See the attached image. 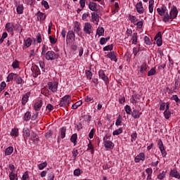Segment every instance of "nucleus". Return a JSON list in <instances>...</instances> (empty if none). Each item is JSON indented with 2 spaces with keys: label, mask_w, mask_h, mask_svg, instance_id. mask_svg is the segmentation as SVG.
I'll list each match as a JSON object with an SVG mask.
<instances>
[{
  "label": "nucleus",
  "mask_w": 180,
  "mask_h": 180,
  "mask_svg": "<svg viewBox=\"0 0 180 180\" xmlns=\"http://www.w3.org/2000/svg\"><path fill=\"white\" fill-rule=\"evenodd\" d=\"M124 109H125V112H126V113L127 115H131V108L129 105H127L125 106Z\"/></svg>",
  "instance_id": "8fccbe9b"
},
{
  "label": "nucleus",
  "mask_w": 180,
  "mask_h": 180,
  "mask_svg": "<svg viewBox=\"0 0 180 180\" xmlns=\"http://www.w3.org/2000/svg\"><path fill=\"white\" fill-rule=\"evenodd\" d=\"M148 71V65L146 63H143L141 65V70L140 72L142 74V75H146V72Z\"/></svg>",
  "instance_id": "4468645a"
},
{
  "label": "nucleus",
  "mask_w": 180,
  "mask_h": 180,
  "mask_svg": "<svg viewBox=\"0 0 180 180\" xmlns=\"http://www.w3.org/2000/svg\"><path fill=\"white\" fill-rule=\"evenodd\" d=\"M170 20H174L178 16V8L174 6L169 13Z\"/></svg>",
  "instance_id": "423d86ee"
},
{
  "label": "nucleus",
  "mask_w": 180,
  "mask_h": 180,
  "mask_svg": "<svg viewBox=\"0 0 180 180\" xmlns=\"http://www.w3.org/2000/svg\"><path fill=\"white\" fill-rule=\"evenodd\" d=\"M15 81L16 84H18V85H20V84H23V79H22V77H20L18 75L15 77Z\"/></svg>",
  "instance_id": "7c9ffc66"
},
{
  "label": "nucleus",
  "mask_w": 180,
  "mask_h": 180,
  "mask_svg": "<svg viewBox=\"0 0 180 180\" xmlns=\"http://www.w3.org/2000/svg\"><path fill=\"white\" fill-rule=\"evenodd\" d=\"M36 15L37 16V19L39 20H46V14L38 11L36 14Z\"/></svg>",
  "instance_id": "aec40b11"
},
{
  "label": "nucleus",
  "mask_w": 180,
  "mask_h": 180,
  "mask_svg": "<svg viewBox=\"0 0 180 180\" xmlns=\"http://www.w3.org/2000/svg\"><path fill=\"white\" fill-rule=\"evenodd\" d=\"M85 74L88 79H92V72L89 70H86Z\"/></svg>",
  "instance_id": "603ef678"
},
{
  "label": "nucleus",
  "mask_w": 180,
  "mask_h": 180,
  "mask_svg": "<svg viewBox=\"0 0 180 180\" xmlns=\"http://www.w3.org/2000/svg\"><path fill=\"white\" fill-rule=\"evenodd\" d=\"M122 124V120L120 119V115H119L118 118L117 119L115 122L116 126H120Z\"/></svg>",
  "instance_id": "69168bd1"
},
{
  "label": "nucleus",
  "mask_w": 180,
  "mask_h": 180,
  "mask_svg": "<svg viewBox=\"0 0 180 180\" xmlns=\"http://www.w3.org/2000/svg\"><path fill=\"white\" fill-rule=\"evenodd\" d=\"M136 9L138 13H144V7H143V3L141 1L136 4Z\"/></svg>",
  "instance_id": "9b49d317"
},
{
  "label": "nucleus",
  "mask_w": 180,
  "mask_h": 180,
  "mask_svg": "<svg viewBox=\"0 0 180 180\" xmlns=\"http://www.w3.org/2000/svg\"><path fill=\"white\" fill-rule=\"evenodd\" d=\"M77 139H78V135L74 134L70 137V141L74 143V146H77Z\"/></svg>",
  "instance_id": "bb28decb"
},
{
  "label": "nucleus",
  "mask_w": 180,
  "mask_h": 180,
  "mask_svg": "<svg viewBox=\"0 0 180 180\" xmlns=\"http://www.w3.org/2000/svg\"><path fill=\"white\" fill-rule=\"evenodd\" d=\"M58 53H56V52L53 51H49L46 53L45 58L48 61H53L54 60H57L58 58Z\"/></svg>",
  "instance_id": "f257e3e1"
},
{
  "label": "nucleus",
  "mask_w": 180,
  "mask_h": 180,
  "mask_svg": "<svg viewBox=\"0 0 180 180\" xmlns=\"http://www.w3.org/2000/svg\"><path fill=\"white\" fill-rule=\"evenodd\" d=\"M108 40H110V37H107L106 38L101 37L100 39V44H101V46H103V44H105V43H106V41H108Z\"/></svg>",
  "instance_id": "c9c22d12"
},
{
  "label": "nucleus",
  "mask_w": 180,
  "mask_h": 180,
  "mask_svg": "<svg viewBox=\"0 0 180 180\" xmlns=\"http://www.w3.org/2000/svg\"><path fill=\"white\" fill-rule=\"evenodd\" d=\"M144 41H145L146 44H147L148 46L151 45V41H150V37L145 36Z\"/></svg>",
  "instance_id": "5fc2aeb1"
},
{
  "label": "nucleus",
  "mask_w": 180,
  "mask_h": 180,
  "mask_svg": "<svg viewBox=\"0 0 180 180\" xmlns=\"http://www.w3.org/2000/svg\"><path fill=\"white\" fill-rule=\"evenodd\" d=\"M11 136L18 137V136H19V131L16 129H13L11 132Z\"/></svg>",
  "instance_id": "e433bc0d"
},
{
  "label": "nucleus",
  "mask_w": 180,
  "mask_h": 180,
  "mask_svg": "<svg viewBox=\"0 0 180 180\" xmlns=\"http://www.w3.org/2000/svg\"><path fill=\"white\" fill-rule=\"evenodd\" d=\"M96 3L95 2H90L89 4V8L90 11H95L96 9Z\"/></svg>",
  "instance_id": "72a5a7b5"
},
{
  "label": "nucleus",
  "mask_w": 180,
  "mask_h": 180,
  "mask_svg": "<svg viewBox=\"0 0 180 180\" xmlns=\"http://www.w3.org/2000/svg\"><path fill=\"white\" fill-rule=\"evenodd\" d=\"M156 40V44L158 47L162 46V35H161V32H159L154 38Z\"/></svg>",
  "instance_id": "20e7f679"
},
{
  "label": "nucleus",
  "mask_w": 180,
  "mask_h": 180,
  "mask_svg": "<svg viewBox=\"0 0 180 180\" xmlns=\"http://www.w3.org/2000/svg\"><path fill=\"white\" fill-rule=\"evenodd\" d=\"M106 57L108 58H110L111 61H115V63H117V58L116 57V55L115 54V51H110L107 55Z\"/></svg>",
  "instance_id": "ddd939ff"
},
{
  "label": "nucleus",
  "mask_w": 180,
  "mask_h": 180,
  "mask_svg": "<svg viewBox=\"0 0 180 180\" xmlns=\"http://www.w3.org/2000/svg\"><path fill=\"white\" fill-rule=\"evenodd\" d=\"M9 179L10 180H18V174H15L13 172L9 173Z\"/></svg>",
  "instance_id": "c756f323"
},
{
  "label": "nucleus",
  "mask_w": 180,
  "mask_h": 180,
  "mask_svg": "<svg viewBox=\"0 0 180 180\" xmlns=\"http://www.w3.org/2000/svg\"><path fill=\"white\" fill-rule=\"evenodd\" d=\"M146 174H148V176H151L153 175V169L152 168H147L146 169Z\"/></svg>",
  "instance_id": "338daca9"
},
{
  "label": "nucleus",
  "mask_w": 180,
  "mask_h": 180,
  "mask_svg": "<svg viewBox=\"0 0 180 180\" xmlns=\"http://www.w3.org/2000/svg\"><path fill=\"white\" fill-rule=\"evenodd\" d=\"M49 40H50L51 44H56V43H57V39H56L51 36L49 37Z\"/></svg>",
  "instance_id": "e2e57ef3"
},
{
  "label": "nucleus",
  "mask_w": 180,
  "mask_h": 180,
  "mask_svg": "<svg viewBox=\"0 0 180 180\" xmlns=\"http://www.w3.org/2000/svg\"><path fill=\"white\" fill-rule=\"evenodd\" d=\"M70 101H71V96L66 95L61 98L59 105L60 107L65 106V108H67L70 106Z\"/></svg>",
  "instance_id": "f03ea898"
},
{
  "label": "nucleus",
  "mask_w": 180,
  "mask_h": 180,
  "mask_svg": "<svg viewBox=\"0 0 180 180\" xmlns=\"http://www.w3.org/2000/svg\"><path fill=\"white\" fill-rule=\"evenodd\" d=\"M66 40L67 41H68V40H74V41H75V33L74 31L70 30L68 32Z\"/></svg>",
  "instance_id": "f8f14e48"
},
{
  "label": "nucleus",
  "mask_w": 180,
  "mask_h": 180,
  "mask_svg": "<svg viewBox=\"0 0 180 180\" xmlns=\"http://www.w3.org/2000/svg\"><path fill=\"white\" fill-rule=\"evenodd\" d=\"M41 5L46 8L49 9L50 6H49V3L46 1L42 0L41 1Z\"/></svg>",
  "instance_id": "6e6d98bb"
},
{
  "label": "nucleus",
  "mask_w": 180,
  "mask_h": 180,
  "mask_svg": "<svg viewBox=\"0 0 180 180\" xmlns=\"http://www.w3.org/2000/svg\"><path fill=\"white\" fill-rule=\"evenodd\" d=\"M24 45L26 47H30V46H32V39L31 38H27L26 39V41H25Z\"/></svg>",
  "instance_id": "58836bf2"
},
{
  "label": "nucleus",
  "mask_w": 180,
  "mask_h": 180,
  "mask_svg": "<svg viewBox=\"0 0 180 180\" xmlns=\"http://www.w3.org/2000/svg\"><path fill=\"white\" fill-rule=\"evenodd\" d=\"M81 105H82V101H79L72 105V109H77Z\"/></svg>",
  "instance_id": "f704fd0d"
},
{
  "label": "nucleus",
  "mask_w": 180,
  "mask_h": 180,
  "mask_svg": "<svg viewBox=\"0 0 180 180\" xmlns=\"http://www.w3.org/2000/svg\"><path fill=\"white\" fill-rule=\"evenodd\" d=\"M31 117H32V114L30 113V112L27 111L24 115L23 120H25V122H29Z\"/></svg>",
  "instance_id": "4be33fe9"
},
{
  "label": "nucleus",
  "mask_w": 180,
  "mask_h": 180,
  "mask_svg": "<svg viewBox=\"0 0 180 180\" xmlns=\"http://www.w3.org/2000/svg\"><path fill=\"white\" fill-rule=\"evenodd\" d=\"M103 33H105V29H103V27H99L96 30V34L98 35V37H101V36H103Z\"/></svg>",
  "instance_id": "b1692460"
},
{
  "label": "nucleus",
  "mask_w": 180,
  "mask_h": 180,
  "mask_svg": "<svg viewBox=\"0 0 180 180\" xmlns=\"http://www.w3.org/2000/svg\"><path fill=\"white\" fill-rule=\"evenodd\" d=\"M46 167H47V162H44L38 165V168L40 170L44 169V168H46Z\"/></svg>",
  "instance_id": "c03bdc74"
},
{
  "label": "nucleus",
  "mask_w": 180,
  "mask_h": 180,
  "mask_svg": "<svg viewBox=\"0 0 180 180\" xmlns=\"http://www.w3.org/2000/svg\"><path fill=\"white\" fill-rule=\"evenodd\" d=\"M15 6H16L17 13L18 15H22V13H23V4L18 5V2L15 1Z\"/></svg>",
  "instance_id": "dca6fc26"
},
{
  "label": "nucleus",
  "mask_w": 180,
  "mask_h": 180,
  "mask_svg": "<svg viewBox=\"0 0 180 180\" xmlns=\"http://www.w3.org/2000/svg\"><path fill=\"white\" fill-rule=\"evenodd\" d=\"M170 175L173 178H176V179H180V174L179 172L177 171L176 169H172L170 172Z\"/></svg>",
  "instance_id": "2eb2a0df"
},
{
  "label": "nucleus",
  "mask_w": 180,
  "mask_h": 180,
  "mask_svg": "<svg viewBox=\"0 0 180 180\" xmlns=\"http://www.w3.org/2000/svg\"><path fill=\"white\" fill-rule=\"evenodd\" d=\"M41 106H43V101L40 100L39 101L34 103V110L39 111L41 108Z\"/></svg>",
  "instance_id": "a211bd4d"
},
{
  "label": "nucleus",
  "mask_w": 180,
  "mask_h": 180,
  "mask_svg": "<svg viewBox=\"0 0 180 180\" xmlns=\"http://www.w3.org/2000/svg\"><path fill=\"white\" fill-rule=\"evenodd\" d=\"M79 30H81L79 25H78V23L75 24V28H74V32H75V33H79Z\"/></svg>",
  "instance_id": "bf43d9fd"
},
{
  "label": "nucleus",
  "mask_w": 180,
  "mask_h": 180,
  "mask_svg": "<svg viewBox=\"0 0 180 180\" xmlns=\"http://www.w3.org/2000/svg\"><path fill=\"white\" fill-rule=\"evenodd\" d=\"M143 20L142 21H139V22H137L136 21V22L135 23V25L137 26V27L139 28V29H141L142 27H143Z\"/></svg>",
  "instance_id": "680f3d73"
},
{
  "label": "nucleus",
  "mask_w": 180,
  "mask_h": 180,
  "mask_svg": "<svg viewBox=\"0 0 180 180\" xmlns=\"http://www.w3.org/2000/svg\"><path fill=\"white\" fill-rule=\"evenodd\" d=\"M159 105L160 110H165V103H162V101H160Z\"/></svg>",
  "instance_id": "13d9d810"
},
{
  "label": "nucleus",
  "mask_w": 180,
  "mask_h": 180,
  "mask_svg": "<svg viewBox=\"0 0 180 180\" xmlns=\"http://www.w3.org/2000/svg\"><path fill=\"white\" fill-rule=\"evenodd\" d=\"M48 180H54V174L50 173L49 174Z\"/></svg>",
  "instance_id": "774afa93"
},
{
  "label": "nucleus",
  "mask_w": 180,
  "mask_h": 180,
  "mask_svg": "<svg viewBox=\"0 0 180 180\" xmlns=\"http://www.w3.org/2000/svg\"><path fill=\"white\" fill-rule=\"evenodd\" d=\"M39 136L34 133L33 132L31 134V139L32 140V141L36 142V141H39Z\"/></svg>",
  "instance_id": "37998d69"
},
{
  "label": "nucleus",
  "mask_w": 180,
  "mask_h": 180,
  "mask_svg": "<svg viewBox=\"0 0 180 180\" xmlns=\"http://www.w3.org/2000/svg\"><path fill=\"white\" fill-rule=\"evenodd\" d=\"M141 113L140 111H139V110H134L131 112V116L132 117H134V119H140V116H141Z\"/></svg>",
  "instance_id": "6ab92c4d"
},
{
  "label": "nucleus",
  "mask_w": 180,
  "mask_h": 180,
  "mask_svg": "<svg viewBox=\"0 0 180 180\" xmlns=\"http://www.w3.org/2000/svg\"><path fill=\"white\" fill-rule=\"evenodd\" d=\"M59 131H60V136H61L60 138L64 139L65 137V133L67 131V127H63L60 128Z\"/></svg>",
  "instance_id": "5701e85b"
},
{
  "label": "nucleus",
  "mask_w": 180,
  "mask_h": 180,
  "mask_svg": "<svg viewBox=\"0 0 180 180\" xmlns=\"http://www.w3.org/2000/svg\"><path fill=\"white\" fill-rule=\"evenodd\" d=\"M158 145L159 146V148L162 153V157H167V151H165L164 143H162V141L161 139L158 141Z\"/></svg>",
  "instance_id": "6e6552de"
},
{
  "label": "nucleus",
  "mask_w": 180,
  "mask_h": 180,
  "mask_svg": "<svg viewBox=\"0 0 180 180\" xmlns=\"http://www.w3.org/2000/svg\"><path fill=\"white\" fill-rule=\"evenodd\" d=\"M103 51H112V50H113V44H110L108 46H105L103 49Z\"/></svg>",
  "instance_id": "79ce46f5"
},
{
  "label": "nucleus",
  "mask_w": 180,
  "mask_h": 180,
  "mask_svg": "<svg viewBox=\"0 0 180 180\" xmlns=\"http://www.w3.org/2000/svg\"><path fill=\"white\" fill-rule=\"evenodd\" d=\"M83 119L85 122H88L89 123L91 122V119H92V117L91 115H84Z\"/></svg>",
  "instance_id": "09e8293b"
},
{
  "label": "nucleus",
  "mask_w": 180,
  "mask_h": 180,
  "mask_svg": "<svg viewBox=\"0 0 180 180\" xmlns=\"http://www.w3.org/2000/svg\"><path fill=\"white\" fill-rule=\"evenodd\" d=\"M154 11V0L149 1V12L150 13H153Z\"/></svg>",
  "instance_id": "c85d7f7f"
},
{
  "label": "nucleus",
  "mask_w": 180,
  "mask_h": 180,
  "mask_svg": "<svg viewBox=\"0 0 180 180\" xmlns=\"http://www.w3.org/2000/svg\"><path fill=\"white\" fill-rule=\"evenodd\" d=\"M98 75H99V78H101V79H103V81H104L105 85H108V83L109 82V79L108 78V76L105 75V72L103 70H99Z\"/></svg>",
  "instance_id": "39448f33"
},
{
  "label": "nucleus",
  "mask_w": 180,
  "mask_h": 180,
  "mask_svg": "<svg viewBox=\"0 0 180 180\" xmlns=\"http://www.w3.org/2000/svg\"><path fill=\"white\" fill-rule=\"evenodd\" d=\"M15 27L16 26L13 25V24H11V22H8L6 24V30L12 34L13 36V30H15Z\"/></svg>",
  "instance_id": "0eeeda50"
},
{
  "label": "nucleus",
  "mask_w": 180,
  "mask_h": 180,
  "mask_svg": "<svg viewBox=\"0 0 180 180\" xmlns=\"http://www.w3.org/2000/svg\"><path fill=\"white\" fill-rule=\"evenodd\" d=\"M23 136L26 137V139L30 137V130L28 128L23 129Z\"/></svg>",
  "instance_id": "cd10ccee"
},
{
  "label": "nucleus",
  "mask_w": 180,
  "mask_h": 180,
  "mask_svg": "<svg viewBox=\"0 0 180 180\" xmlns=\"http://www.w3.org/2000/svg\"><path fill=\"white\" fill-rule=\"evenodd\" d=\"M138 156L141 159V161H144V160H146V155H144V153H140Z\"/></svg>",
  "instance_id": "052dcab7"
},
{
  "label": "nucleus",
  "mask_w": 180,
  "mask_h": 180,
  "mask_svg": "<svg viewBox=\"0 0 180 180\" xmlns=\"http://www.w3.org/2000/svg\"><path fill=\"white\" fill-rule=\"evenodd\" d=\"M17 75L18 74L10 73L7 77L8 82H11V81H13V79H15Z\"/></svg>",
  "instance_id": "412c9836"
},
{
  "label": "nucleus",
  "mask_w": 180,
  "mask_h": 180,
  "mask_svg": "<svg viewBox=\"0 0 180 180\" xmlns=\"http://www.w3.org/2000/svg\"><path fill=\"white\" fill-rule=\"evenodd\" d=\"M13 153V147L10 146L6 149L5 155H11Z\"/></svg>",
  "instance_id": "473e14b6"
},
{
  "label": "nucleus",
  "mask_w": 180,
  "mask_h": 180,
  "mask_svg": "<svg viewBox=\"0 0 180 180\" xmlns=\"http://www.w3.org/2000/svg\"><path fill=\"white\" fill-rule=\"evenodd\" d=\"M164 116L165 119H169V117H171V111H169V110H165L164 112Z\"/></svg>",
  "instance_id": "ea45409f"
},
{
  "label": "nucleus",
  "mask_w": 180,
  "mask_h": 180,
  "mask_svg": "<svg viewBox=\"0 0 180 180\" xmlns=\"http://www.w3.org/2000/svg\"><path fill=\"white\" fill-rule=\"evenodd\" d=\"M12 67L14 70H16V68H19V61H18V60H15L13 64H12Z\"/></svg>",
  "instance_id": "de8ad7c7"
},
{
  "label": "nucleus",
  "mask_w": 180,
  "mask_h": 180,
  "mask_svg": "<svg viewBox=\"0 0 180 180\" xmlns=\"http://www.w3.org/2000/svg\"><path fill=\"white\" fill-rule=\"evenodd\" d=\"M8 37V33L4 32L1 38L0 39V44H2L4 43V40Z\"/></svg>",
  "instance_id": "49530a36"
},
{
  "label": "nucleus",
  "mask_w": 180,
  "mask_h": 180,
  "mask_svg": "<svg viewBox=\"0 0 180 180\" xmlns=\"http://www.w3.org/2000/svg\"><path fill=\"white\" fill-rule=\"evenodd\" d=\"M91 22H99V15L96 13H91Z\"/></svg>",
  "instance_id": "393cba45"
},
{
  "label": "nucleus",
  "mask_w": 180,
  "mask_h": 180,
  "mask_svg": "<svg viewBox=\"0 0 180 180\" xmlns=\"http://www.w3.org/2000/svg\"><path fill=\"white\" fill-rule=\"evenodd\" d=\"M49 89L51 91V92H57V89H58V82H49L48 83Z\"/></svg>",
  "instance_id": "7ed1b4c3"
},
{
  "label": "nucleus",
  "mask_w": 180,
  "mask_h": 180,
  "mask_svg": "<svg viewBox=\"0 0 180 180\" xmlns=\"http://www.w3.org/2000/svg\"><path fill=\"white\" fill-rule=\"evenodd\" d=\"M21 180H29V173L27 172L23 174Z\"/></svg>",
  "instance_id": "4d7b16f0"
},
{
  "label": "nucleus",
  "mask_w": 180,
  "mask_h": 180,
  "mask_svg": "<svg viewBox=\"0 0 180 180\" xmlns=\"http://www.w3.org/2000/svg\"><path fill=\"white\" fill-rule=\"evenodd\" d=\"M91 30L92 25H91L89 22H85L84 26V32H85L86 34H91Z\"/></svg>",
  "instance_id": "1a4fd4ad"
},
{
  "label": "nucleus",
  "mask_w": 180,
  "mask_h": 180,
  "mask_svg": "<svg viewBox=\"0 0 180 180\" xmlns=\"http://www.w3.org/2000/svg\"><path fill=\"white\" fill-rule=\"evenodd\" d=\"M104 146L105 148H110L112 150L113 147H115V143H113V142L111 141H105L104 142Z\"/></svg>",
  "instance_id": "f3484780"
},
{
  "label": "nucleus",
  "mask_w": 180,
  "mask_h": 180,
  "mask_svg": "<svg viewBox=\"0 0 180 180\" xmlns=\"http://www.w3.org/2000/svg\"><path fill=\"white\" fill-rule=\"evenodd\" d=\"M165 174H166L165 172L164 171L162 172L160 174L158 175V179H160V180L164 179V178H165Z\"/></svg>",
  "instance_id": "3c124183"
},
{
  "label": "nucleus",
  "mask_w": 180,
  "mask_h": 180,
  "mask_svg": "<svg viewBox=\"0 0 180 180\" xmlns=\"http://www.w3.org/2000/svg\"><path fill=\"white\" fill-rule=\"evenodd\" d=\"M157 71L155 70V68H152L150 71L148 72V77H151L153 75H155Z\"/></svg>",
  "instance_id": "4c0bfd02"
},
{
  "label": "nucleus",
  "mask_w": 180,
  "mask_h": 180,
  "mask_svg": "<svg viewBox=\"0 0 180 180\" xmlns=\"http://www.w3.org/2000/svg\"><path fill=\"white\" fill-rule=\"evenodd\" d=\"M123 133V129L122 128H120L112 132L113 136H119V134H122Z\"/></svg>",
  "instance_id": "a19ab883"
},
{
  "label": "nucleus",
  "mask_w": 180,
  "mask_h": 180,
  "mask_svg": "<svg viewBox=\"0 0 180 180\" xmlns=\"http://www.w3.org/2000/svg\"><path fill=\"white\" fill-rule=\"evenodd\" d=\"M169 20H171V15L167 12L162 18V21L165 22V23H167V22H169Z\"/></svg>",
  "instance_id": "2f4dec72"
},
{
  "label": "nucleus",
  "mask_w": 180,
  "mask_h": 180,
  "mask_svg": "<svg viewBox=\"0 0 180 180\" xmlns=\"http://www.w3.org/2000/svg\"><path fill=\"white\" fill-rule=\"evenodd\" d=\"M30 95H32V92L30 91H27L25 94L23 95L21 100L22 105H26V103H27V101H29Z\"/></svg>",
  "instance_id": "9d476101"
},
{
  "label": "nucleus",
  "mask_w": 180,
  "mask_h": 180,
  "mask_svg": "<svg viewBox=\"0 0 180 180\" xmlns=\"http://www.w3.org/2000/svg\"><path fill=\"white\" fill-rule=\"evenodd\" d=\"M53 136V131L51 130H49L46 134H45V137L46 139H50Z\"/></svg>",
  "instance_id": "864d4df0"
},
{
  "label": "nucleus",
  "mask_w": 180,
  "mask_h": 180,
  "mask_svg": "<svg viewBox=\"0 0 180 180\" xmlns=\"http://www.w3.org/2000/svg\"><path fill=\"white\" fill-rule=\"evenodd\" d=\"M129 20H130V22L131 23H134V25H136V23H137V18H136V16L131 15V14L129 15L128 16Z\"/></svg>",
  "instance_id": "a878e982"
},
{
  "label": "nucleus",
  "mask_w": 180,
  "mask_h": 180,
  "mask_svg": "<svg viewBox=\"0 0 180 180\" xmlns=\"http://www.w3.org/2000/svg\"><path fill=\"white\" fill-rule=\"evenodd\" d=\"M132 44H137V33H134L131 37Z\"/></svg>",
  "instance_id": "a18cd8bd"
},
{
  "label": "nucleus",
  "mask_w": 180,
  "mask_h": 180,
  "mask_svg": "<svg viewBox=\"0 0 180 180\" xmlns=\"http://www.w3.org/2000/svg\"><path fill=\"white\" fill-rule=\"evenodd\" d=\"M88 150H91V154H94V145L89 141V143L88 144Z\"/></svg>",
  "instance_id": "0e129e2a"
}]
</instances>
